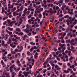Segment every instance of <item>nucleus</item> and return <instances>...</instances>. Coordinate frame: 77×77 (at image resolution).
Masks as SVG:
<instances>
[{"label": "nucleus", "instance_id": "f257e3e1", "mask_svg": "<svg viewBox=\"0 0 77 77\" xmlns=\"http://www.w3.org/2000/svg\"><path fill=\"white\" fill-rule=\"evenodd\" d=\"M23 74L25 75V77H27V76H28V75H29V72H23Z\"/></svg>", "mask_w": 77, "mask_h": 77}, {"label": "nucleus", "instance_id": "f03ea898", "mask_svg": "<svg viewBox=\"0 0 77 77\" xmlns=\"http://www.w3.org/2000/svg\"><path fill=\"white\" fill-rule=\"evenodd\" d=\"M65 53H68V55L69 56H71V51H68V50H66L65 51Z\"/></svg>", "mask_w": 77, "mask_h": 77}, {"label": "nucleus", "instance_id": "7ed1b4c3", "mask_svg": "<svg viewBox=\"0 0 77 77\" xmlns=\"http://www.w3.org/2000/svg\"><path fill=\"white\" fill-rule=\"evenodd\" d=\"M44 9L43 8H40L39 9V11H37V13H39L41 12L42 11H43Z\"/></svg>", "mask_w": 77, "mask_h": 77}, {"label": "nucleus", "instance_id": "20e7f679", "mask_svg": "<svg viewBox=\"0 0 77 77\" xmlns=\"http://www.w3.org/2000/svg\"><path fill=\"white\" fill-rule=\"evenodd\" d=\"M6 32H7L9 35H12V32L11 31H9L8 29L6 30Z\"/></svg>", "mask_w": 77, "mask_h": 77}, {"label": "nucleus", "instance_id": "39448f33", "mask_svg": "<svg viewBox=\"0 0 77 77\" xmlns=\"http://www.w3.org/2000/svg\"><path fill=\"white\" fill-rule=\"evenodd\" d=\"M10 46L12 48H15V47H16V45H13V43H11L10 44Z\"/></svg>", "mask_w": 77, "mask_h": 77}, {"label": "nucleus", "instance_id": "423d86ee", "mask_svg": "<svg viewBox=\"0 0 77 77\" xmlns=\"http://www.w3.org/2000/svg\"><path fill=\"white\" fill-rule=\"evenodd\" d=\"M12 41H14V42H17L18 40H17L16 38H13L12 39Z\"/></svg>", "mask_w": 77, "mask_h": 77}, {"label": "nucleus", "instance_id": "0eeeda50", "mask_svg": "<svg viewBox=\"0 0 77 77\" xmlns=\"http://www.w3.org/2000/svg\"><path fill=\"white\" fill-rule=\"evenodd\" d=\"M38 53H37V52H36L35 54L34 55L35 59H37L38 57Z\"/></svg>", "mask_w": 77, "mask_h": 77}, {"label": "nucleus", "instance_id": "6e6552de", "mask_svg": "<svg viewBox=\"0 0 77 77\" xmlns=\"http://www.w3.org/2000/svg\"><path fill=\"white\" fill-rule=\"evenodd\" d=\"M23 46H20V50L19 51V52H21L22 50H23Z\"/></svg>", "mask_w": 77, "mask_h": 77}, {"label": "nucleus", "instance_id": "1a4fd4ad", "mask_svg": "<svg viewBox=\"0 0 77 77\" xmlns=\"http://www.w3.org/2000/svg\"><path fill=\"white\" fill-rule=\"evenodd\" d=\"M9 25V26H11V27H12V26L13 25V24L12 23V22H10L9 23H8Z\"/></svg>", "mask_w": 77, "mask_h": 77}, {"label": "nucleus", "instance_id": "9d476101", "mask_svg": "<svg viewBox=\"0 0 77 77\" xmlns=\"http://www.w3.org/2000/svg\"><path fill=\"white\" fill-rule=\"evenodd\" d=\"M11 74H12V75H12V77H15V75H16V73H15V72H12Z\"/></svg>", "mask_w": 77, "mask_h": 77}, {"label": "nucleus", "instance_id": "9b49d317", "mask_svg": "<svg viewBox=\"0 0 77 77\" xmlns=\"http://www.w3.org/2000/svg\"><path fill=\"white\" fill-rule=\"evenodd\" d=\"M24 32H26V33H29V31L28 30V29L27 28H26L24 30Z\"/></svg>", "mask_w": 77, "mask_h": 77}, {"label": "nucleus", "instance_id": "f8f14e48", "mask_svg": "<svg viewBox=\"0 0 77 77\" xmlns=\"http://www.w3.org/2000/svg\"><path fill=\"white\" fill-rule=\"evenodd\" d=\"M8 30H10V31H12L13 30H14V29L12 28H11L10 27H9L8 28Z\"/></svg>", "mask_w": 77, "mask_h": 77}, {"label": "nucleus", "instance_id": "ddd939ff", "mask_svg": "<svg viewBox=\"0 0 77 77\" xmlns=\"http://www.w3.org/2000/svg\"><path fill=\"white\" fill-rule=\"evenodd\" d=\"M35 3L36 5H40V4H41V2L39 1L38 2L37 1L36 2H35Z\"/></svg>", "mask_w": 77, "mask_h": 77}, {"label": "nucleus", "instance_id": "4468645a", "mask_svg": "<svg viewBox=\"0 0 77 77\" xmlns=\"http://www.w3.org/2000/svg\"><path fill=\"white\" fill-rule=\"evenodd\" d=\"M21 73H22V71H20L19 72L18 74V76L19 77H21Z\"/></svg>", "mask_w": 77, "mask_h": 77}, {"label": "nucleus", "instance_id": "2eb2a0df", "mask_svg": "<svg viewBox=\"0 0 77 77\" xmlns=\"http://www.w3.org/2000/svg\"><path fill=\"white\" fill-rule=\"evenodd\" d=\"M63 0H60L58 1L59 3H61V4H62L63 3Z\"/></svg>", "mask_w": 77, "mask_h": 77}, {"label": "nucleus", "instance_id": "dca6fc26", "mask_svg": "<svg viewBox=\"0 0 77 77\" xmlns=\"http://www.w3.org/2000/svg\"><path fill=\"white\" fill-rule=\"evenodd\" d=\"M69 67L70 68H72L73 69V68H74L75 67V66H74V65H72V66H71V65L69 66Z\"/></svg>", "mask_w": 77, "mask_h": 77}, {"label": "nucleus", "instance_id": "f3484780", "mask_svg": "<svg viewBox=\"0 0 77 77\" xmlns=\"http://www.w3.org/2000/svg\"><path fill=\"white\" fill-rule=\"evenodd\" d=\"M54 77H57L56 75H54V73H53V74L51 75V76L50 77H54Z\"/></svg>", "mask_w": 77, "mask_h": 77}, {"label": "nucleus", "instance_id": "a211bd4d", "mask_svg": "<svg viewBox=\"0 0 77 77\" xmlns=\"http://www.w3.org/2000/svg\"><path fill=\"white\" fill-rule=\"evenodd\" d=\"M66 43H68V42H69V43H70V42H71V40H70V39H69L68 40H66Z\"/></svg>", "mask_w": 77, "mask_h": 77}, {"label": "nucleus", "instance_id": "6ab92c4d", "mask_svg": "<svg viewBox=\"0 0 77 77\" xmlns=\"http://www.w3.org/2000/svg\"><path fill=\"white\" fill-rule=\"evenodd\" d=\"M38 16L39 18H42V14L41 13L39 14Z\"/></svg>", "mask_w": 77, "mask_h": 77}, {"label": "nucleus", "instance_id": "aec40b11", "mask_svg": "<svg viewBox=\"0 0 77 77\" xmlns=\"http://www.w3.org/2000/svg\"><path fill=\"white\" fill-rule=\"evenodd\" d=\"M76 44V43H73L72 42H71V45H75Z\"/></svg>", "mask_w": 77, "mask_h": 77}, {"label": "nucleus", "instance_id": "412c9836", "mask_svg": "<svg viewBox=\"0 0 77 77\" xmlns=\"http://www.w3.org/2000/svg\"><path fill=\"white\" fill-rule=\"evenodd\" d=\"M8 36H9V35L8 34H6L5 39H7L8 38Z\"/></svg>", "mask_w": 77, "mask_h": 77}, {"label": "nucleus", "instance_id": "4be33fe9", "mask_svg": "<svg viewBox=\"0 0 77 77\" xmlns=\"http://www.w3.org/2000/svg\"><path fill=\"white\" fill-rule=\"evenodd\" d=\"M20 68L19 67L18 69H16L15 72H18V71H20Z\"/></svg>", "mask_w": 77, "mask_h": 77}, {"label": "nucleus", "instance_id": "5701e85b", "mask_svg": "<svg viewBox=\"0 0 77 77\" xmlns=\"http://www.w3.org/2000/svg\"><path fill=\"white\" fill-rule=\"evenodd\" d=\"M64 71L65 73H69V71L68 70L66 71V70H65Z\"/></svg>", "mask_w": 77, "mask_h": 77}, {"label": "nucleus", "instance_id": "b1692460", "mask_svg": "<svg viewBox=\"0 0 77 77\" xmlns=\"http://www.w3.org/2000/svg\"><path fill=\"white\" fill-rule=\"evenodd\" d=\"M16 31L17 32H21V30L20 29V28H17L16 29Z\"/></svg>", "mask_w": 77, "mask_h": 77}, {"label": "nucleus", "instance_id": "393cba45", "mask_svg": "<svg viewBox=\"0 0 77 77\" xmlns=\"http://www.w3.org/2000/svg\"><path fill=\"white\" fill-rule=\"evenodd\" d=\"M66 9L67 11H70L71 10L70 8H69V7H66Z\"/></svg>", "mask_w": 77, "mask_h": 77}, {"label": "nucleus", "instance_id": "a878e982", "mask_svg": "<svg viewBox=\"0 0 77 77\" xmlns=\"http://www.w3.org/2000/svg\"><path fill=\"white\" fill-rule=\"evenodd\" d=\"M8 54V52L7 51H5V53L3 54V56H5L6 54Z\"/></svg>", "mask_w": 77, "mask_h": 77}, {"label": "nucleus", "instance_id": "bb28decb", "mask_svg": "<svg viewBox=\"0 0 77 77\" xmlns=\"http://www.w3.org/2000/svg\"><path fill=\"white\" fill-rule=\"evenodd\" d=\"M15 66V65L13 64L10 67V69H12Z\"/></svg>", "mask_w": 77, "mask_h": 77}, {"label": "nucleus", "instance_id": "cd10ccee", "mask_svg": "<svg viewBox=\"0 0 77 77\" xmlns=\"http://www.w3.org/2000/svg\"><path fill=\"white\" fill-rule=\"evenodd\" d=\"M8 44H5V45L4 46V47L5 48H6L8 47Z\"/></svg>", "mask_w": 77, "mask_h": 77}, {"label": "nucleus", "instance_id": "c85d7f7f", "mask_svg": "<svg viewBox=\"0 0 77 77\" xmlns=\"http://www.w3.org/2000/svg\"><path fill=\"white\" fill-rule=\"evenodd\" d=\"M27 10L28 11H30L31 10V7L30 6H29Z\"/></svg>", "mask_w": 77, "mask_h": 77}, {"label": "nucleus", "instance_id": "c756f323", "mask_svg": "<svg viewBox=\"0 0 77 77\" xmlns=\"http://www.w3.org/2000/svg\"><path fill=\"white\" fill-rule=\"evenodd\" d=\"M1 63H2V65H4L5 64V63H4V62H3V60H2L1 61Z\"/></svg>", "mask_w": 77, "mask_h": 77}, {"label": "nucleus", "instance_id": "7c9ffc66", "mask_svg": "<svg viewBox=\"0 0 77 77\" xmlns=\"http://www.w3.org/2000/svg\"><path fill=\"white\" fill-rule=\"evenodd\" d=\"M19 51H20L19 50V49H15L14 50L15 52H16V53H17V52H18H18H19Z\"/></svg>", "mask_w": 77, "mask_h": 77}, {"label": "nucleus", "instance_id": "2f4dec72", "mask_svg": "<svg viewBox=\"0 0 77 77\" xmlns=\"http://www.w3.org/2000/svg\"><path fill=\"white\" fill-rule=\"evenodd\" d=\"M74 63H75L74 65H75V66H77V61H76V60H75L74 61Z\"/></svg>", "mask_w": 77, "mask_h": 77}, {"label": "nucleus", "instance_id": "473e14b6", "mask_svg": "<svg viewBox=\"0 0 77 77\" xmlns=\"http://www.w3.org/2000/svg\"><path fill=\"white\" fill-rule=\"evenodd\" d=\"M35 19V18L33 17H32L31 19V21H33V20Z\"/></svg>", "mask_w": 77, "mask_h": 77}, {"label": "nucleus", "instance_id": "72a5a7b5", "mask_svg": "<svg viewBox=\"0 0 77 77\" xmlns=\"http://www.w3.org/2000/svg\"><path fill=\"white\" fill-rule=\"evenodd\" d=\"M11 12H9L8 13V14H7L6 15L7 16H9V15H11Z\"/></svg>", "mask_w": 77, "mask_h": 77}, {"label": "nucleus", "instance_id": "f704fd0d", "mask_svg": "<svg viewBox=\"0 0 77 77\" xmlns=\"http://www.w3.org/2000/svg\"><path fill=\"white\" fill-rule=\"evenodd\" d=\"M63 14H60L59 15V17L60 18V17H63Z\"/></svg>", "mask_w": 77, "mask_h": 77}, {"label": "nucleus", "instance_id": "c9c22d12", "mask_svg": "<svg viewBox=\"0 0 77 77\" xmlns=\"http://www.w3.org/2000/svg\"><path fill=\"white\" fill-rule=\"evenodd\" d=\"M38 14L37 13H35L34 14V17H38Z\"/></svg>", "mask_w": 77, "mask_h": 77}, {"label": "nucleus", "instance_id": "e433bc0d", "mask_svg": "<svg viewBox=\"0 0 77 77\" xmlns=\"http://www.w3.org/2000/svg\"><path fill=\"white\" fill-rule=\"evenodd\" d=\"M55 42H56L57 43H60V40H59L58 41L55 40Z\"/></svg>", "mask_w": 77, "mask_h": 77}, {"label": "nucleus", "instance_id": "4c0bfd02", "mask_svg": "<svg viewBox=\"0 0 77 77\" xmlns=\"http://www.w3.org/2000/svg\"><path fill=\"white\" fill-rule=\"evenodd\" d=\"M67 71H72V69L68 68L67 69Z\"/></svg>", "mask_w": 77, "mask_h": 77}, {"label": "nucleus", "instance_id": "58836bf2", "mask_svg": "<svg viewBox=\"0 0 77 77\" xmlns=\"http://www.w3.org/2000/svg\"><path fill=\"white\" fill-rule=\"evenodd\" d=\"M13 16H14V17H15L16 16V12H13Z\"/></svg>", "mask_w": 77, "mask_h": 77}, {"label": "nucleus", "instance_id": "ea45409f", "mask_svg": "<svg viewBox=\"0 0 77 77\" xmlns=\"http://www.w3.org/2000/svg\"><path fill=\"white\" fill-rule=\"evenodd\" d=\"M30 44H31V45H34L35 44V43H33V42H30Z\"/></svg>", "mask_w": 77, "mask_h": 77}, {"label": "nucleus", "instance_id": "a19ab883", "mask_svg": "<svg viewBox=\"0 0 77 77\" xmlns=\"http://www.w3.org/2000/svg\"><path fill=\"white\" fill-rule=\"evenodd\" d=\"M43 2L45 4H46V3H47V1L46 0H44L43 1Z\"/></svg>", "mask_w": 77, "mask_h": 77}, {"label": "nucleus", "instance_id": "79ce46f5", "mask_svg": "<svg viewBox=\"0 0 77 77\" xmlns=\"http://www.w3.org/2000/svg\"><path fill=\"white\" fill-rule=\"evenodd\" d=\"M27 54H28V55H32V54H30V52L29 51L27 52Z\"/></svg>", "mask_w": 77, "mask_h": 77}, {"label": "nucleus", "instance_id": "37998d69", "mask_svg": "<svg viewBox=\"0 0 77 77\" xmlns=\"http://www.w3.org/2000/svg\"><path fill=\"white\" fill-rule=\"evenodd\" d=\"M16 62L17 64L20 63V61L19 60H17Z\"/></svg>", "mask_w": 77, "mask_h": 77}, {"label": "nucleus", "instance_id": "c03bdc74", "mask_svg": "<svg viewBox=\"0 0 77 77\" xmlns=\"http://www.w3.org/2000/svg\"><path fill=\"white\" fill-rule=\"evenodd\" d=\"M11 53H12V54H16V52H15V51H11Z\"/></svg>", "mask_w": 77, "mask_h": 77}, {"label": "nucleus", "instance_id": "a18cd8bd", "mask_svg": "<svg viewBox=\"0 0 77 77\" xmlns=\"http://www.w3.org/2000/svg\"><path fill=\"white\" fill-rule=\"evenodd\" d=\"M61 43H65V40L63 39L61 40Z\"/></svg>", "mask_w": 77, "mask_h": 77}, {"label": "nucleus", "instance_id": "49530a36", "mask_svg": "<svg viewBox=\"0 0 77 77\" xmlns=\"http://www.w3.org/2000/svg\"><path fill=\"white\" fill-rule=\"evenodd\" d=\"M69 16L68 15H67L64 17V18H69Z\"/></svg>", "mask_w": 77, "mask_h": 77}, {"label": "nucleus", "instance_id": "de8ad7c7", "mask_svg": "<svg viewBox=\"0 0 77 77\" xmlns=\"http://www.w3.org/2000/svg\"><path fill=\"white\" fill-rule=\"evenodd\" d=\"M71 48L72 50H74L75 49V48L72 46H71Z\"/></svg>", "mask_w": 77, "mask_h": 77}, {"label": "nucleus", "instance_id": "09e8293b", "mask_svg": "<svg viewBox=\"0 0 77 77\" xmlns=\"http://www.w3.org/2000/svg\"><path fill=\"white\" fill-rule=\"evenodd\" d=\"M27 2H28V4L29 5V3H31V1L30 0H28L27 1Z\"/></svg>", "mask_w": 77, "mask_h": 77}, {"label": "nucleus", "instance_id": "8fccbe9b", "mask_svg": "<svg viewBox=\"0 0 77 77\" xmlns=\"http://www.w3.org/2000/svg\"><path fill=\"white\" fill-rule=\"evenodd\" d=\"M60 69L61 68L60 67H59V66H58V67L57 69V70H60Z\"/></svg>", "mask_w": 77, "mask_h": 77}, {"label": "nucleus", "instance_id": "3c124183", "mask_svg": "<svg viewBox=\"0 0 77 77\" xmlns=\"http://www.w3.org/2000/svg\"><path fill=\"white\" fill-rule=\"evenodd\" d=\"M6 73L5 72H3V75H6Z\"/></svg>", "mask_w": 77, "mask_h": 77}, {"label": "nucleus", "instance_id": "603ef678", "mask_svg": "<svg viewBox=\"0 0 77 77\" xmlns=\"http://www.w3.org/2000/svg\"><path fill=\"white\" fill-rule=\"evenodd\" d=\"M15 33L16 34H17V35H20V33H18V32H17V31H15Z\"/></svg>", "mask_w": 77, "mask_h": 77}, {"label": "nucleus", "instance_id": "864d4df0", "mask_svg": "<svg viewBox=\"0 0 77 77\" xmlns=\"http://www.w3.org/2000/svg\"><path fill=\"white\" fill-rule=\"evenodd\" d=\"M69 30V29H67L66 31V32H68Z\"/></svg>", "mask_w": 77, "mask_h": 77}, {"label": "nucleus", "instance_id": "5fc2aeb1", "mask_svg": "<svg viewBox=\"0 0 77 77\" xmlns=\"http://www.w3.org/2000/svg\"><path fill=\"white\" fill-rule=\"evenodd\" d=\"M22 56H23V57H26V55H25L24 53H23L22 54Z\"/></svg>", "mask_w": 77, "mask_h": 77}, {"label": "nucleus", "instance_id": "6e6d98bb", "mask_svg": "<svg viewBox=\"0 0 77 77\" xmlns=\"http://www.w3.org/2000/svg\"><path fill=\"white\" fill-rule=\"evenodd\" d=\"M45 15H46V13L45 12H43V16H45Z\"/></svg>", "mask_w": 77, "mask_h": 77}, {"label": "nucleus", "instance_id": "4d7b16f0", "mask_svg": "<svg viewBox=\"0 0 77 77\" xmlns=\"http://www.w3.org/2000/svg\"><path fill=\"white\" fill-rule=\"evenodd\" d=\"M33 48L34 49H37V47L36 46H35L33 47Z\"/></svg>", "mask_w": 77, "mask_h": 77}, {"label": "nucleus", "instance_id": "13d9d810", "mask_svg": "<svg viewBox=\"0 0 77 77\" xmlns=\"http://www.w3.org/2000/svg\"><path fill=\"white\" fill-rule=\"evenodd\" d=\"M32 17V14H30L29 15V16H28V18H31V17Z\"/></svg>", "mask_w": 77, "mask_h": 77}, {"label": "nucleus", "instance_id": "bf43d9fd", "mask_svg": "<svg viewBox=\"0 0 77 77\" xmlns=\"http://www.w3.org/2000/svg\"><path fill=\"white\" fill-rule=\"evenodd\" d=\"M32 58H30L29 60H28V61H32Z\"/></svg>", "mask_w": 77, "mask_h": 77}, {"label": "nucleus", "instance_id": "052dcab7", "mask_svg": "<svg viewBox=\"0 0 77 77\" xmlns=\"http://www.w3.org/2000/svg\"><path fill=\"white\" fill-rule=\"evenodd\" d=\"M11 22L12 23V24H14V23H16V21L14 20L13 21H12Z\"/></svg>", "mask_w": 77, "mask_h": 77}, {"label": "nucleus", "instance_id": "680f3d73", "mask_svg": "<svg viewBox=\"0 0 77 77\" xmlns=\"http://www.w3.org/2000/svg\"><path fill=\"white\" fill-rule=\"evenodd\" d=\"M72 36H74V37H76V35L74 33L72 34Z\"/></svg>", "mask_w": 77, "mask_h": 77}, {"label": "nucleus", "instance_id": "e2e57ef3", "mask_svg": "<svg viewBox=\"0 0 77 77\" xmlns=\"http://www.w3.org/2000/svg\"><path fill=\"white\" fill-rule=\"evenodd\" d=\"M47 7V4L45 5H44V8H46Z\"/></svg>", "mask_w": 77, "mask_h": 77}, {"label": "nucleus", "instance_id": "0e129e2a", "mask_svg": "<svg viewBox=\"0 0 77 77\" xmlns=\"http://www.w3.org/2000/svg\"><path fill=\"white\" fill-rule=\"evenodd\" d=\"M6 75L7 76H9V73L8 72L6 73Z\"/></svg>", "mask_w": 77, "mask_h": 77}, {"label": "nucleus", "instance_id": "69168bd1", "mask_svg": "<svg viewBox=\"0 0 77 77\" xmlns=\"http://www.w3.org/2000/svg\"><path fill=\"white\" fill-rule=\"evenodd\" d=\"M72 59H73V57H71L69 59V60H72Z\"/></svg>", "mask_w": 77, "mask_h": 77}, {"label": "nucleus", "instance_id": "338daca9", "mask_svg": "<svg viewBox=\"0 0 77 77\" xmlns=\"http://www.w3.org/2000/svg\"><path fill=\"white\" fill-rule=\"evenodd\" d=\"M16 39H19V40L20 39V37H16Z\"/></svg>", "mask_w": 77, "mask_h": 77}, {"label": "nucleus", "instance_id": "774afa93", "mask_svg": "<svg viewBox=\"0 0 77 77\" xmlns=\"http://www.w3.org/2000/svg\"><path fill=\"white\" fill-rule=\"evenodd\" d=\"M51 19L52 20H54V17L53 16H52Z\"/></svg>", "mask_w": 77, "mask_h": 77}]
</instances>
